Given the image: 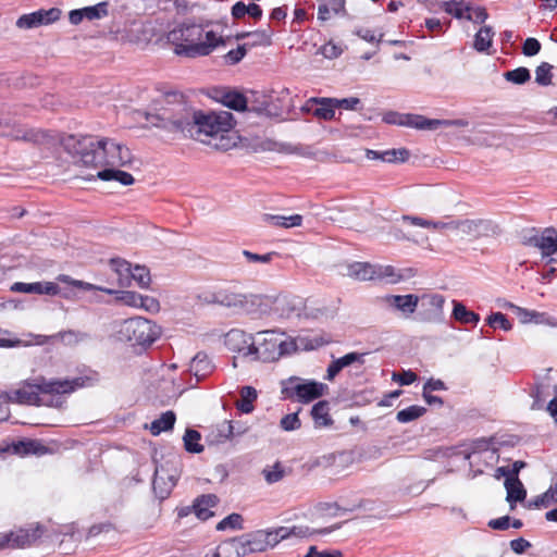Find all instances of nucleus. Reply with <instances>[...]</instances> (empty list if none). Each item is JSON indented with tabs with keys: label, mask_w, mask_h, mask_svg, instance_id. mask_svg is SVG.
Listing matches in <instances>:
<instances>
[{
	"label": "nucleus",
	"mask_w": 557,
	"mask_h": 557,
	"mask_svg": "<svg viewBox=\"0 0 557 557\" xmlns=\"http://www.w3.org/2000/svg\"><path fill=\"white\" fill-rule=\"evenodd\" d=\"M339 550H323L319 552L317 546H310L307 554L304 557H341Z\"/></svg>",
	"instance_id": "obj_64"
},
{
	"label": "nucleus",
	"mask_w": 557,
	"mask_h": 557,
	"mask_svg": "<svg viewBox=\"0 0 557 557\" xmlns=\"http://www.w3.org/2000/svg\"><path fill=\"white\" fill-rule=\"evenodd\" d=\"M85 379H46L37 376L26 380L22 385L7 393L8 400L18 405L47 406L59 408L62 405L61 395L71 394L84 386Z\"/></svg>",
	"instance_id": "obj_2"
},
{
	"label": "nucleus",
	"mask_w": 557,
	"mask_h": 557,
	"mask_svg": "<svg viewBox=\"0 0 557 557\" xmlns=\"http://www.w3.org/2000/svg\"><path fill=\"white\" fill-rule=\"evenodd\" d=\"M108 8H109V2L102 1L95 5H89V7L83 8V13L85 15V18H87L89 21L100 20L108 15V13H109Z\"/></svg>",
	"instance_id": "obj_45"
},
{
	"label": "nucleus",
	"mask_w": 557,
	"mask_h": 557,
	"mask_svg": "<svg viewBox=\"0 0 557 557\" xmlns=\"http://www.w3.org/2000/svg\"><path fill=\"white\" fill-rule=\"evenodd\" d=\"M553 65L548 62H542L536 69H535V82L540 86H548L552 84V74Z\"/></svg>",
	"instance_id": "obj_47"
},
{
	"label": "nucleus",
	"mask_w": 557,
	"mask_h": 557,
	"mask_svg": "<svg viewBox=\"0 0 557 557\" xmlns=\"http://www.w3.org/2000/svg\"><path fill=\"white\" fill-rule=\"evenodd\" d=\"M233 114L227 111L205 113L194 110L187 137H195L201 134L216 136L220 133L228 132L233 127Z\"/></svg>",
	"instance_id": "obj_7"
},
{
	"label": "nucleus",
	"mask_w": 557,
	"mask_h": 557,
	"mask_svg": "<svg viewBox=\"0 0 557 557\" xmlns=\"http://www.w3.org/2000/svg\"><path fill=\"white\" fill-rule=\"evenodd\" d=\"M220 436H223L224 440H232L234 436L242 435L246 432L245 428H236L233 425L232 421H224L219 429Z\"/></svg>",
	"instance_id": "obj_56"
},
{
	"label": "nucleus",
	"mask_w": 557,
	"mask_h": 557,
	"mask_svg": "<svg viewBox=\"0 0 557 557\" xmlns=\"http://www.w3.org/2000/svg\"><path fill=\"white\" fill-rule=\"evenodd\" d=\"M504 78L515 85H523L531 79V72L524 66L507 71L503 74Z\"/></svg>",
	"instance_id": "obj_42"
},
{
	"label": "nucleus",
	"mask_w": 557,
	"mask_h": 557,
	"mask_svg": "<svg viewBox=\"0 0 557 557\" xmlns=\"http://www.w3.org/2000/svg\"><path fill=\"white\" fill-rule=\"evenodd\" d=\"M252 339V334H248L242 330L233 329L225 334L224 343L226 347L232 351L242 352L244 356H252V354L249 352V347Z\"/></svg>",
	"instance_id": "obj_20"
},
{
	"label": "nucleus",
	"mask_w": 557,
	"mask_h": 557,
	"mask_svg": "<svg viewBox=\"0 0 557 557\" xmlns=\"http://www.w3.org/2000/svg\"><path fill=\"white\" fill-rule=\"evenodd\" d=\"M281 428L284 431L290 432L298 430L301 426V422L298 417V412L288 413L281 419Z\"/></svg>",
	"instance_id": "obj_57"
},
{
	"label": "nucleus",
	"mask_w": 557,
	"mask_h": 557,
	"mask_svg": "<svg viewBox=\"0 0 557 557\" xmlns=\"http://www.w3.org/2000/svg\"><path fill=\"white\" fill-rule=\"evenodd\" d=\"M201 434L194 429H186L185 434L183 436L184 448L187 453L190 454H200L203 451L205 447L200 444Z\"/></svg>",
	"instance_id": "obj_39"
},
{
	"label": "nucleus",
	"mask_w": 557,
	"mask_h": 557,
	"mask_svg": "<svg viewBox=\"0 0 557 557\" xmlns=\"http://www.w3.org/2000/svg\"><path fill=\"white\" fill-rule=\"evenodd\" d=\"M520 243L527 247L540 250L543 259L547 262L557 261V230L549 226L543 230L525 227L519 232Z\"/></svg>",
	"instance_id": "obj_9"
},
{
	"label": "nucleus",
	"mask_w": 557,
	"mask_h": 557,
	"mask_svg": "<svg viewBox=\"0 0 557 557\" xmlns=\"http://www.w3.org/2000/svg\"><path fill=\"white\" fill-rule=\"evenodd\" d=\"M247 53V45H239L236 49L230 50L225 55V63L228 65H235L239 63Z\"/></svg>",
	"instance_id": "obj_54"
},
{
	"label": "nucleus",
	"mask_w": 557,
	"mask_h": 557,
	"mask_svg": "<svg viewBox=\"0 0 557 557\" xmlns=\"http://www.w3.org/2000/svg\"><path fill=\"white\" fill-rule=\"evenodd\" d=\"M486 323L493 327H499L506 332L512 329V323L507 319L503 312H493L486 318Z\"/></svg>",
	"instance_id": "obj_50"
},
{
	"label": "nucleus",
	"mask_w": 557,
	"mask_h": 557,
	"mask_svg": "<svg viewBox=\"0 0 557 557\" xmlns=\"http://www.w3.org/2000/svg\"><path fill=\"white\" fill-rule=\"evenodd\" d=\"M262 473L268 484H274L285 476V469L277 461L271 468H264Z\"/></svg>",
	"instance_id": "obj_51"
},
{
	"label": "nucleus",
	"mask_w": 557,
	"mask_h": 557,
	"mask_svg": "<svg viewBox=\"0 0 557 557\" xmlns=\"http://www.w3.org/2000/svg\"><path fill=\"white\" fill-rule=\"evenodd\" d=\"M262 530L245 533L224 541V548H236V554L227 557H244L253 553L265 552L267 543Z\"/></svg>",
	"instance_id": "obj_12"
},
{
	"label": "nucleus",
	"mask_w": 557,
	"mask_h": 557,
	"mask_svg": "<svg viewBox=\"0 0 557 557\" xmlns=\"http://www.w3.org/2000/svg\"><path fill=\"white\" fill-rule=\"evenodd\" d=\"M346 15L345 0H319L318 20L325 22L331 15Z\"/></svg>",
	"instance_id": "obj_25"
},
{
	"label": "nucleus",
	"mask_w": 557,
	"mask_h": 557,
	"mask_svg": "<svg viewBox=\"0 0 557 557\" xmlns=\"http://www.w3.org/2000/svg\"><path fill=\"white\" fill-rule=\"evenodd\" d=\"M311 416L318 426H330L333 420L330 416V404L327 400H319L312 406Z\"/></svg>",
	"instance_id": "obj_33"
},
{
	"label": "nucleus",
	"mask_w": 557,
	"mask_h": 557,
	"mask_svg": "<svg viewBox=\"0 0 557 557\" xmlns=\"http://www.w3.org/2000/svg\"><path fill=\"white\" fill-rule=\"evenodd\" d=\"M461 2L462 1H456V0L445 1V2H443L442 8L447 14L453 15L457 20L466 18L468 21H471L472 14L471 13L465 14L466 11L470 12V10H471V7L469 4H467L465 8H454L455 4L459 5Z\"/></svg>",
	"instance_id": "obj_43"
},
{
	"label": "nucleus",
	"mask_w": 557,
	"mask_h": 557,
	"mask_svg": "<svg viewBox=\"0 0 557 557\" xmlns=\"http://www.w3.org/2000/svg\"><path fill=\"white\" fill-rule=\"evenodd\" d=\"M58 281L66 283V284H70V285H73V286H75V287H77L79 289H83V290L90 292V290L98 289V290L104 292V293H107L109 295H112V294L115 293V290L110 289V288L97 287L94 284H90V283H87V282H84V281L73 280L71 276L65 275V274H60L58 276Z\"/></svg>",
	"instance_id": "obj_46"
},
{
	"label": "nucleus",
	"mask_w": 557,
	"mask_h": 557,
	"mask_svg": "<svg viewBox=\"0 0 557 557\" xmlns=\"http://www.w3.org/2000/svg\"><path fill=\"white\" fill-rule=\"evenodd\" d=\"M218 531H225L226 529L242 530L243 517L239 513L233 512L222 519L215 527Z\"/></svg>",
	"instance_id": "obj_49"
},
{
	"label": "nucleus",
	"mask_w": 557,
	"mask_h": 557,
	"mask_svg": "<svg viewBox=\"0 0 557 557\" xmlns=\"http://www.w3.org/2000/svg\"><path fill=\"white\" fill-rule=\"evenodd\" d=\"M114 294H119L116 299L121 300L123 304L131 306V307L138 308L140 294H138L136 292H132V290H121V292H115Z\"/></svg>",
	"instance_id": "obj_58"
},
{
	"label": "nucleus",
	"mask_w": 557,
	"mask_h": 557,
	"mask_svg": "<svg viewBox=\"0 0 557 557\" xmlns=\"http://www.w3.org/2000/svg\"><path fill=\"white\" fill-rule=\"evenodd\" d=\"M375 268V265L368 262H354L348 265L347 274L359 281L374 280Z\"/></svg>",
	"instance_id": "obj_32"
},
{
	"label": "nucleus",
	"mask_w": 557,
	"mask_h": 557,
	"mask_svg": "<svg viewBox=\"0 0 557 557\" xmlns=\"http://www.w3.org/2000/svg\"><path fill=\"white\" fill-rule=\"evenodd\" d=\"M420 297L414 294L407 295H387L385 302L388 307L403 313L405 317L411 315L419 308Z\"/></svg>",
	"instance_id": "obj_19"
},
{
	"label": "nucleus",
	"mask_w": 557,
	"mask_h": 557,
	"mask_svg": "<svg viewBox=\"0 0 557 557\" xmlns=\"http://www.w3.org/2000/svg\"><path fill=\"white\" fill-rule=\"evenodd\" d=\"M257 391L252 386H244L240 389V400L236 403V408L242 413H250L253 411V401L257 399Z\"/></svg>",
	"instance_id": "obj_36"
},
{
	"label": "nucleus",
	"mask_w": 557,
	"mask_h": 557,
	"mask_svg": "<svg viewBox=\"0 0 557 557\" xmlns=\"http://www.w3.org/2000/svg\"><path fill=\"white\" fill-rule=\"evenodd\" d=\"M46 450V447L36 440H23L13 444V451L21 456L42 455Z\"/></svg>",
	"instance_id": "obj_35"
},
{
	"label": "nucleus",
	"mask_w": 557,
	"mask_h": 557,
	"mask_svg": "<svg viewBox=\"0 0 557 557\" xmlns=\"http://www.w3.org/2000/svg\"><path fill=\"white\" fill-rule=\"evenodd\" d=\"M404 126L435 131L441 126V122L437 119H428L420 114L406 113Z\"/></svg>",
	"instance_id": "obj_30"
},
{
	"label": "nucleus",
	"mask_w": 557,
	"mask_h": 557,
	"mask_svg": "<svg viewBox=\"0 0 557 557\" xmlns=\"http://www.w3.org/2000/svg\"><path fill=\"white\" fill-rule=\"evenodd\" d=\"M213 370L214 364L212 360L203 351L197 352L196 356L190 361L189 371L191 374L195 375L196 383H199L206 376L211 374Z\"/></svg>",
	"instance_id": "obj_22"
},
{
	"label": "nucleus",
	"mask_w": 557,
	"mask_h": 557,
	"mask_svg": "<svg viewBox=\"0 0 557 557\" xmlns=\"http://www.w3.org/2000/svg\"><path fill=\"white\" fill-rule=\"evenodd\" d=\"M445 299L440 294H424L419 300L417 319L422 322H441Z\"/></svg>",
	"instance_id": "obj_13"
},
{
	"label": "nucleus",
	"mask_w": 557,
	"mask_h": 557,
	"mask_svg": "<svg viewBox=\"0 0 557 557\" xmlns=\"http://www.w3.org/2000/svg\"><path fill=\"white\" fill-rule=\"evenodd\" d=\"M61 146L86 168L124 166L132 160L126 146L109 138L97 140L88 135L69 134L61 138Z\"/></svg>",
	"instance_id": "obj_1"
},
{
	"label": "nucleus",
	"mask_w": 557,
	"mask_h": 557,
	"mask_svg": "<svg viewBox=\"0 0 557 557\" xmlns=\"http://www.w3.org/2000/svg\"><path fill=\"white\" fill-rule=\"evenodd\" d=\"M296 350V342L276 330L257 332L249 347L253 358L263 362L276 361Z\"/></svg>",
	"instance_id": "obj_5"
},
{
	"label": "nucleus",
	"mask_w": 557,
	"mask_h": 557,
	"mask_svg": "<svg viewBox=\"0 0 557 557\" xmlns=\"http://www.w3.org/2000/svg\"><path fill=\"white\" fill-rule=\"evenodd\" d=\"M203 27L195 23H183L169 33V40L175 46L177 55L188 58L209 55L214 48L224 45L222 37H216L213 30L205 34L206 39L202 40Z\"/></svg>",
	"instance_id": "obj_4"
},
{
	"label": "nucleus",
	"mask_w": 557,
	"mask_h": 557,
	"mask_svg": "<svg viewBox=\"0 0 557 557\" xmlns=\"http://www.w3.org/2000/svg\"><path fill=\"white\" fill-rule=\"evenodd\" d=\"M55 337H58L64 345L74 346L89 339L90 335L82 331L67 330L59 332Z\"/></svg>",
	"instance_id": "obj_40"
},
{
	"label": "nucleus",
	"mask_w": 557,
	"mask_h": 557,
	"mask_svg": "<svg viewBox=\"0 0 557 557\" xmlns=\"http://www.w3.org/2000/svg\"><path fill=\"white\" fill-rule=\"evenodd\" d=\"M542 45L534 37H528L522 45V53L525 57H534L541 51Z\"/></svg>",
	"instance_id": "obj_59"
},
{
	"label": "nucleus",
	"mask_w": 557,
	"mask_h": 557,
	"mask_svg": "<svg viewBox=\"0 0 557 557\" xmlns=\"http://www.w3.org/2000/svg\"><path fill=\"white\" fill-rule=\"evenodd\" d=\"M557 503V498L555 493L553 492V487H549L546 492L541 495H537L532 500L529 502V508H541L548 507L552 504Z\"/></svg>",
	"instance_id": "obj_48"
},
{
	"label": "nucleus",
	"mask_w": 557,
	"mask_h": 557,
	"mask_svg": "<svg viewBox=\"0 0 557 557\" xmlns=\"http://www.w3.org/2000/svg\"><path fill=\"white\" fill-rule=\"evenodd\" d=\"M321 53L326 59H335L338 58L343 53V49L341 46L329 41L321 47Z\"/></svg>",
	"instance_id": "obj_63"
},
{
	"label": "nucleus",
	"mask_w": 557,
	"mask_h": 557,
	"mask_svg": "<svg viewBox=\"0 0 557 557\" xmlns=\"http://www.w3.org/2000/svg\"><path fill=\"white\" fill-rule=\"evenodd\" d=\"M261 219L264 223L284 228L300 226L302 223V215L300 214L284 216L278 214L264 213L262 214Z\"/></svg>",
	"instance_id": "obj_28"
},
{
	"label": "nucleus",
	"mask_w": 557,
	"mask_h": 557,
	"mask_svg": "<svg viewBox=\"0 0 557 557\" xmlns=\"http://www.w3.org/2000/svg\"><path fill=\"white\" fill-rule=\"evenodd\" d=\"M410 152L406 148L385 150V162H405L409 159Z\"/></svg>",
	"instance_id": "obj_55"
},
{
	"label": "nucleus",
	"mask_w": 557,
	"mask_h": 557,
	"mask_svg": "<svg viewBox=\"0 0 557 557\" xmlns=\"http://www.w3.org/2000/svg\"><path fill=\"white\" fill-rule=\"evenodd\" d=\"M263 540L267 543V548H272L277 545L281 541L289 537L290 535H300L302 534V528H286L280 527L271 530H262Z\"/></svg>",
	"instance_id": "obj_23"
},
{
	"label": "nucleus",
	"mask_w": 557,
	"mask_h": 557,
	"mask_svg": "<svg viewBox=\"0 0 557 557\" xmlns=\"http://www.w3.org/2000/svg\"><path fill=\"white\" fill-rule=\"evenodd\" d=\"M61 13V10L58 8H51L48 10L40 9L20 16L16 21V26L22 29H32L41 25H49L58 21Z\"/></svg>",
	"instance_id": "obj_15"
},
{
	"label": "nucleus",
	"mask_w": 557,
	"mask_h": 557,
	"mask_svg": "<svg viewBox=\"0 0 557 557\" xmlns=\"http://www.w3.org/2000/svg\"><path fill=\"white\" fill-rule=\"evenodd\" d=\"M112 270L116 273L121 286L129 285V275L132 272V264L120 258H113L110 261Z\"/></svg>",
	"instance_id": "obj_37"
},
{
	"label": "nucleus",
	"mask_w": 557,
	"mask_h": 557,
	"mask_svg": "<svg viewBox=\"0 0 557 557\" xmlns=\"http://www.w3.org/2000/svg\"><path fill=\"white\" fill-rule=\"evenodd\" d=\"M138 308L144 309L148 312L156 313L160 310V302L151 296H144L140 294Z\"/></svg>",
	"instance_id": "obj_61"
},
{
	"label": "nucleus",
	"mask_w": 557,
	"mask_h": 557,
	"mask_svg": "<svg viewBox=\"0 0 557 557\" xmlns=\"http://www.w3.org/2000/svg\"><path fill=\"white\" fill-rule=\"evenodd\" d=\"M221 102L237 112H245L248 109V97L237 90L224 91L221 97Z\"/></svg>",
	"instance_id": "obj_27"
},
{
	"label": "nucleus",
	"mask_w": 557,
	"mask_h": 557,
	"mask_svg": "<svg viewBox=\"0 0 557 557\" xmlns=\"http://www.w3.org/2000/svg\"><path fill=\"white\" fill-rule=\"evenodd\" d=\"M199 299L207 305H219L236 312L256 314L262 312L259 309L262 306L263 297L253 294H240L232 287H218L202 293Z\"/></svg>",
	"instance_id": "obj_6"
},
{
	"label": "nucleus",
	"mask_w": 557,
	"mask_h": 557,
	"mask_svg": "<svg viewBox=\"0 0 557 557\" xmlns=\"http://www.w3.org/2000/svg\"><path fill=\"white\" fill-rule=\"evenodd\" d=\"M176 421V414L172 410L163 412L160 418L153 420L150 424V432L157 436L162 432H166L173 429Z\"/></svg>",
	"instance_id": "obj_34"
},
{
	"label": "nucleus",
	"mask_w": 557,
	"mask_h": 557,
	"mask_svg": "<svg viewBox=\"0 0 557 557\" xmlns=\"http://www.w3.org/2000/svg\"><path fill=\"white\" fill-rule=\"evenodd\" d=\"M219 504V497L215 494H203L193 502L194 513L201 521H207L214 516L211 508Z\"/></svg>",
	"instance_id": "obj_21"
},
{
	"label": "nucleus",
	"mask_w": 557,
	"mask_h": 557,
	"mask_svg": "<svg viewBox=\"0 0 557 557\" xmlns=\"http://www.w3.org/2000/svg\"><path fill=\"white\" fill-rule=\"evenodd\" d=\"M97 178L110 182H119L123 186H129L134 184L135 180L133 175L126 171L115 169V166L106 168L97 173Z\"/></svg>",
	"instance_id": "obj_26"
},
{
	"label": "nucleus",
	"mask_w": 557,
	"mask_h": 557,
	"mask_svg": "<svg viewBox=\"0 0 557 557\" xmlns=\"http://www.w3.org/2000/svg\"><path fill=\"white\" fill-rule=\"evenodd\" d=\"M120 335L133 346H150L160 335V329L150 320L136 317L125 320Z\"/></svg>",
	"instance_id": "obj_10"
},
{
	"label": "nucleus",
	"mask_w": 557,
	"mask_h": 557,
	"mask_svg": "<svg viewBox=\"0 0 557 557\" xmlns=\"http://www.w3.org/2000/svg\"><path fill=\"white\" fill-rule=\"evenodd\" d=\"M131 280H134L140 288H148L151 281L149 269L139 264L133 267L129 275Z\"/></svg>",
	"instance_id": "obj_44"
},
{
	"label": "nucleus",
	"mask_w": 557,
	"mask_h": 557,
	"mask_svg": "<svg viewBox=\"0 0 557 557\" xmlns=\"http://www.w3.org/2000/svg\"><path fill=\"white\" fill-rule=\"evenodd\" d=\"M494 30L491 26H483L474 36L473 47L478 52H486L492 46Z\"/></svg>",
	"instance_id": "obj_38"
},
{
	"label": "nucleus",
	"mask_w": 557,
	"mask_h": 557,
	"mask_svg": "<svg viewBox=\"0 0 557 557\" xmlns=\"http://www.w3.org/2000/svg\"><path fill=\"white\" fill-rule=\"evenodd\" d=\"M177 479L178 472L176 469L171 472L165 465L157 466L152 480V490L156 496L161 500L168 498L176 485Z\"/></svg>",
	"instance_id": "obj_14"
},
{
	"label": "nucleus",
	"mask_w": 557,
	"mask_h": 557,
	"mask_svg": "<svg viewBox=\"0 0 557 557\" xmlns=\"http://www.w3.org/2000/svg\"><path fill=\"white\" fill-rule=\"evenodd\" d=\"M194 109L182 92L166 91L141 114L150 126L187 137Z\"/></svg>",
	"instance_id": "obj_3"
},
{
	"label": "nucleus",
	"mask_w": 557,
	"mask_h": 557,
	"mask_svg": "<svg viewBox=\"0 0 557 557\" xmlns=\"http://www.w3.org/2000/svg\"><path fill=\"white\" fill-rule=\"evenodd\" d=\"M375 278H388L389 283H397L403 276L396 273L393 265H379L375 268Z\"/></svg>",
	"instance_id": "obj_52"
},
{
	"label": "nucleus",
	"mask_w": 557,
	"mask_h": 557,
	"mask_svg": "<svg viewBox=\"0 0 557 557\" xmlns=\"http://www.w3.org/2000/svg\"><path fill=\"white\" fill-rule=\"evenodd\" d=\"M325 389H327V385L324 383L299 376H289L281 381L282 399L296 400L301 404H309L320 398Z\"/></svg>",
	"instance_id": "obj_8"
},
{
	"label": "nucleus",
	"mask_w": 557,
	"mask_h": 557,
	"mask_svg": "<svg viewBox=\"0 0 557 557\" xmlns=\"http://www.w3.org/2000/svg\"><path fill=\"white\" fill-rule=\"evenodd\" d=\"M504 485L507 491L506 502L510 505V509H515L516 503L525 499L527 490L519 478L506 479Z\"/></svg>",
	"instance_id": "obj_24"
},
{
	"label": "nucleus",
	"mask_w": 557,
	"mask_h": 557,
	"mask_svg": "<svg viewBox=\"0 0 557 557\" xmlns=\"http://www.w3.org/2000/svg\"><path fill=\"white\" fill-rule=\"evenodd\" d=\"M366 355V352L352 351L342 356L341 358H337V360L343 366V368L352 366L355 363H358L359 368H361L364 364Z\"/></svg>",
	"instance_id": "obj_53"
},
{
	"label": "nucleus",
	"mask_w": 557,
	"mask_h": 557,
	"mask_svg": "<svg viewBox=\"0 0 557 557\" xmlns=\"http://www.w3.org/2000/svg\"><path fill=\"white\" fill-rule=\"evenodd\" d=\"M335 98H315L312 97L306 101L304 107L301 108L302 111L307 113H311L313 116L330 121L334 119L335 116Z\"/></svg>",
	"instance_id": "obj_17"
},
{
	"label": "nucleus",
	"mask_w": 557,
	"mask_h": 557,
	"mask_svg": "<svg viewBox=\"0 0 557 557\" xmlns=\"http://www.w3.org/2000/svg\"><path fill=\"white\" fill-rule=\"evenodd\" d=\"M11 292L24 294H37L57 296L61 294L60 286L54 282H15L10 287Z\"/></svg>",
	"instance_id": "obj_18"
},
{
	"label": "nucleus",
	"mask_w": 557,
	"mask_h": 557,
	"mask_svg": "<svg viewBox=\"0 0 557 557\" xmlns=\"http://www.w3.org/2000/svg\"><path fill=\"white\" fill-rule=\"evenodd\" d=\"M457 230L472 237L498 235L499 226L491 220H457Z\"/></svg>",
	"instance_id": "obj_16"
},
{
	"label": "nucleus",
	"mask_w": 557,
	"mask_h": 557,
	"mask_svg": "<svg viewBox=\"0 0 557 557\" xmlns=\"http://www.w3.org/2000/svg\"><path fill=\"white\" fill-rule=\"evenodd\" d=\"M451 317L461 324L476 325L480 321V314L469 310L462 302L454 300Z\"/></svg>",
	"instance_id": "obj_31"
},
{
	"label": "nucleus",
	"mask_w": 557,
	"mask_h": 557,
	"mask_svg": "<svg viewBox=\"0 0 557 557\" xmlns=\"http://www.w3.org/2000/svg\"><path fill=\"white\" fill-rule=\"evenodd\" d=\"M247 111L253 112L258 115L271 116L270 101L264 94L251 91V97L248 98Z\"/></svg>",
	"instance_id": "obj_29"
},
{
	"label": "nucleus",
	"mask_w": 557,
	"mask_h": 557,
	"mask_svg": "<svg viewBox=\"0 0 557 557\" xmlns=\"http://www.w3.org/2000/svg\"><path fill=\"white\" fill-rule=\"evenodd\" d=\"M406 113H399L396 111H387L383 114L382 121L389 125H405Z\"/></svg>",
	"instance_id": "obj_62"
},
{
	"label": "nucleus",
	"mask_w": 557,
	"mask_h": 557,
	"mask_svg": "<svg viewBox=\"0 0 557 557\" xmlns=\"http://www.w3.org/2000/svg\"><path fill=\"white\" fill-rule=\"evenodd\" d=\"M250 37L255 38L251 46H257V45L270 46L272 44V32L270 29L251 32Z\"/></svg>",
	"instance_id": "obj_60"
},
{
	"label": "nucleus",
	"mask_w": 557,
	"mask_h": 557,
	"mask_svg": "<svg viewBox=\"0 0 557 557\" xmlns=\"http://www.w3.org/2000/svg\"><path fill=\"white\" fill-rule=\"evenodd\" d=\"M45 531L40 523H32L15 531L0 533V550L30 547L41 539Z\"/></svg>",
	"instance_id": "obj_11"
},
{
	"label": "nucleus",
	"mask_w": 557,
	"mask_h": 557,
	"mask_svg": "<svg viewBox=\"0 0 557 557\" xmlns=\"http://www.w3.org/2000/svg\"><path fill=\"white\" fill-rule=\"evenodd\" d=\"M426 412V408L418 405L409 406L403 410H399L396 414V419L400 423H409L413 420L419 419Z\"/></svg>",
	"instance_id": "obj_41"
}]
</instances>
